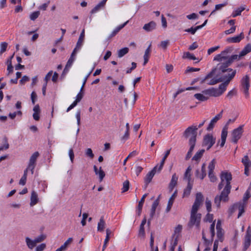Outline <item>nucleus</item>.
I'll return each mask as SVG.
<instances>
[{"mask_svg":"<svg viewBox=\"0 0 251 251\" xmlns=\"http://www.w3.org/2000/svg\"><path fill=\"white\" fill-rule=\"evenodd\" d=\"M215 72H217L218 76H221L220 79L222 80L221 82L224 81L219 85V88H217L222 95L226 91V88L230 81L235 76L236 70L228 67L221 62H219L216 67L201 81V83L202 84L208 79L211 78Z\"/></svg>","mask_w":251,"mask_h":251,"instance_id":"f257e3e1","label":"nucleus"},{"mask_svg":"<svg viewBox=\"0 0 251 251\" xmlns=\"http://www.w3.org/2000/svg\"><path fill=\"white\" fill-rule=\"evenodd\" d=\"M233 50V47H228L222 51L221 53L217 54L214 57L213 60L221 62L229 67L235 60L239 61L241 60L244 56L251 51V45L250 44H247L238 55H230Z\"/></svg>","mask_w":251,"mask_h":251,"instance_id":"f03ea898","label":"nucleus"},{"mask_svg":"<svg viewBox=\"0 0 251 251\" xmlns=\"http://www.w3.org/2000/svg\"><path fill=\"white\" fill-rule=\"evenodd\" d=\"M221 182L218 185V189H222L224 186L225 187L220 195L216 196L214 203L218 208L220 207L221 201L226 202L228 201V195L230 192L231 186L230 182L232 180V175L230 173L223 172L221 173Z\"/></svg>","mask_w":251,"mask_h":251,"instance_id":"7ed1b4c3","label":"nucleus"},{"mask_svg":"<svg viewBox=\"0 0 251 251\" xmlns=\"http://www.w3.org/2000/svg\"><path fill=\"white\" fill-rule=\"evenodd\" d=\"M198 211L193 209H191L190 218L188 224L190 227L195 225L198 229L200 228L201 215L200 213H198Z\"/></svg>","mask_w":251,"mask_h":251,"instance_id":"20e7f679","label":"nucleus"},{"mask_svg":"<svg viewBox=\"0 0 251 251\" xmlns=\"http://www.w3.org/2000/svg\"><path fill=\"white\" fill-rule=\"evenodd\" d=\"M198 128L196 126H192L187 127L183 132V136L186 138L190 136L189 143L193 141L194 143H196V137L197 135V130Z\"/></svg>","mask_w":251,"mask_h":251,"instance_id":"39448f33","label":"nucleus"},{"mask_svg":"<svg viewBox=\"0 0 251 251\" xmlns=\"http://www.w3.org/2000/svg\"><path fill=\"white\" fill-rule=\"evenodd\" d=\"M243 125L240 126L238 128L234 129L232 132V142L236 143L241 137L243 132Z\"/></svg>","mask_w":251,"mask_h":251,"instance_id":"423d86ee","label":"nucleus"},{"mask_svg":"<svg viewBox=\"0 0 251 251\" xmlns=\"http://www.w3.org/2000/svg\"><path fill=\"white\" fill-rule=\"evenodd\" d=\"M215 143V138H214L210 134L206 135L203 138V146H207V150L210 149Z\"/></svg>","mask_w":251,"mask_h":251,"instance_id":"0eeeda50","label":"nucleus"},{"mask_svg":"<svg viewBox=\"0 0 251 251\" xmlns=\"http://www.w3.org/2000/svg\"><path fill=\"white\" fill-rule=\"evenodd\" d=\"M242 86L243 89V92L246 97L249 96V89L250 87V78L248 75H245L241 80Z\"/></svg>","mask_w":251,"mask_h":251,"instance_id":"6e6552de","label":"nucleus"},{"mask_svg":"<svg viewBox=\"0 0 251 251\" xmlns=\"http://www.w3.org/2000/svg\"><path fill=\"white\" fill-rule=\"evenodd\" d=\"M158 166H155L152 170L149 172L144 178L145 182V188L146 189L148 186V184L151 182L153 177L155 174Z\"/></svg>","mask_w":251,"mask_h":251,"instance_id":"1a4fd4ad","label":"nucleus"},{"mask_svg":"<svg viewBox=\"0 0 251 251\" xmlns=\"http://www.w3.org/2000/svg\"><path fill=\"white\" fill-rule=\"evenodd\" d=\"M204 200L203 196L201 192L197 193L196 195V199L192 206V209L198 210L200 206L202 204Z\"/></svg>","mask_w":251,"mask_h":251,"instance_id":"9d476101","label":"nucleus"},{"mask_svg":"<svg viewBox=\"0 0 251 251\" xmlns=\"http://www.w3.org/2000/svg\"><path fill=\"white\" fill-rule=\"evenodd\" d=\"M39 155V154L38 152H35L30 158L28 164V168L30 169V171L32 174H33L34 169L35 166V162Z\"/></svg>","mask_w":251,"mask_h":251,"instance_id":"9b49d317","label":"nucleus"},{"mask_svg":"<svg viewBox=\"0 0 251 251\" xmlns=\"http://www.w3.org/2000/svg\"><path fill=\"white\" fill-rule=\"evenodd\" d=\"M251 243V230L249 227L247 229L244 243V251H246L250 247Z\"/></svg>","mask_w":251,"mask_h":251,"instance_id":"f8f14e48","label":"nucleus"},{"mask_svg":"<svg viewBox=\"0 0 251 251\" xmlns=\"http://www.w3.org/2000/svg\"><path fill=\"white\" fill-rule=\"evenodd\" d=\"M204 93L208 95V98L210 97H219L221 95V93L219 92L217 88H211L204 90Z\"/></svg>","mask_w":251,"mask_h":251,"instance_id":"ddd939ff","label":"nucleus"},{"mask_svg":"<svg viewBox=\"0 0 251 251\" xmlns=\"http://www.w3.org/2000/svg\"><path fill=\"white\" fill-rule=\"evenodd\" d=\"M223 112V111L222 110L220 113L215 116V117L211 120L210 123L206 128L207 130L210 131L213 129L215 124L222 118Z\"/></svg>","mask_w":251,"mask_h":251,"instance_id":"4468645a","label":"nucleus"},{"mask_svg":"<svg viewBox=\"0 0 251 251\" xmlns=\"http://www.w3.org/2000/svg\"><path fill=\"white\" fill-rule=\"evenodd\" d=\"M244 38V35L241 32L239 35L227 38L226 41L228 43H239Z\"/></svg>","mask_w":251,"mask_h":251,"instance_id":"2eb2a0df","label":"nucleus"},{"mask_svg":"<svg viewBox=\"0 0 251 251\" xmlns=\"http://www.w3.org/2000/svg\"><path fill=\"white\" fill-rule=\"evenodd\" d=\"M39 201L37 193L35 191H32L30 197V206H33L36 204Z\"/></svg>","mask_w":251,"mask_h":251,"instance_id":"dca6fc26","label":"nucleus"},{"mask_svg":"<svg viewBox=\"0 0 251 251\" xmlns=\"http://www.w3.org/2000/svg\"><path fill=\"white\" fill-rule=\"evenodd\" d=\"M156 24L154 21H151L148 24H145L143 28L147 32H150L155 29Z\"/></svg>","mask_w":251,"mask_h":251,"instance_id":"f3484780","label":"nucleus"},{"mask_svg":"<svg viewBox=\"0 0 251 251\" xmlns=\"http://www.w3.org/2000/svg\"><path fill=\"white\" fill-rule=\"evenodd\" d=\"M176 195L177 192L176 191L169 199L168 202V205L166 209V212H169L170 211L171 207L173 205V204L174 203V200L176 197Z\"/></svg>","mask_w":251,"mask_h":251,"instance_id":"a211bd4d","label":"nucleus"},{"mask_svg":"<svg viewBox=\"0 0 251 251\" xmlns=\"http://www.w3.org/2000/svg\"><path fill=\"white\" fill-rule=\"evenodd\" d=\"M233 209L234 210L238 209L239 213L238 215V218H239L242 214L244 212V205L242 203H238L236 204H234L233 205Z\"/></svg>","mask_w":251,"mask_h":251,"instance_id":"6ab92c4d","label":"nucleus"},{"mask_svg":"<svg viewBox=\"0 0 251 251\" xmlns=\"http://www.w3.org/2000/svg\"><path fill=\"white\" fill-rule=\"evenodd\" d=\"M194 96L197 100L201 101H204L209 99L208 95L204 93V90L202 91L201 93L195 94Z\"/></svg>","mask_w":251,"mask_h":251,"instance_id":"aec40b11","label":"nucleus"},{"mask_svg":"<svg viewBox=\"0 0 251 251\" xmlns=\"http://www.w3.org/2000/svg\"><path fill=\"white\" fill-rule=\"evenodd\" d=\"M214 75H215V77L210 80L208 81V79L205 81H207V84L210 85H215L219 82H221V79H220V76L217 75V72H215L214 73Z\"/></svg>","mask_w":251,"mask_h":251,"instance_id":"412c9836","label":"nucleus"},{"mask_svg":"<svg viewBox=\"0 0 251 251\" xmlns=\"http://www.w3.org/2000/svg\"><path fill=\"white\" fill-rule=\"evenodd\" d=\"M25 240L27 247L30 250H32L37 245L34 239L32 240L28 237H25Z\"/></svg>","mask_w":251,"mask_h":251,"instance_id":"4be33fe9","label":"nucleus"},{"mask_svg":"<svg viewBox=\"0 0 251 251\" xmlns=\"http://www.w3.org/2000/svg\"><path fill=\"white\" fill-rule=\"evenodd\" d=\"M106 226L105 222L103 216L101 217L98 224L97 230L100 232H103Z\"/></svg>","mask_w":251,"mask_h":251,"instance_id":"5701e85b","label":"nucleus"},{"mask_svg":"<svg viewBox=\"0 0 251 251\" xmlns=\"http://www.w3.org/2000/svg\"><path fill=\"white\" fill-rule=\"evenodd\" d=\"M177 180L178 177L176 176V174H174L172 176L171 180L169 184V189L171 191H172L176 185Z\"/></svg>","mask_w":251,"mask_h":251,"instance_id":"b1692460","label":"nucleus"},{"mask_svg":"<svg viewBox=\"0 0 251 251\" xmlns=\"http://www.w3.org/2000/svg\"><path fill=\"white\" fill-rule=\"evenodd\" d=\"M227 135V128L225 126L223 129L221 134V143L220 146L223 147L225 144L226 138Z\"/></svg>","mask_w":251,"mask_h":251,"instance_id":"393cba45","label":"nucleus"},{"mask_svg":"<svg viewBox=\"0 0 251 251\" xmlns=\"http://www.w3.org/2000/svg\"><path fill=\"white\" fill-rule=\"evenodd\" d=\"M151 45L150 44V45L149 46L148 48L146 50L145 54L144 55V63L143 65L145 66L148 62L150 55V52H151Z\"/></svg>","mask_w":251,"mask_h":251,"instance_id":"a878e982","label":"nucleus"},{"mask_svg":"<svg viewBox=\"0 0 251 251\" xmlns=\"http://www.w3.org/2000/svg\"><path fill=\"white\" fill-rule=\"evenodd\" d=\"M193 187V183L191 182H188L187 186L184 189L183 194V197H188L190 195L191 190Z\"/></svg>","mask_w":251,"mask_h":251,"instance_id":"bb28decb","label":"nucleus"},{"mask_svg":"<svg viewBox=\"0 0 251 251\" xmlns=\"http://www.w3.org/2000/svg\"><path fill=\"white\" fill-rule=\"evenodd\" d=\"M84 29H83L79 37L76 46L77 48H81L84 39Z\"/></svg>","mask_w":251,"mask_h":251,"instance_id":"cd10ccee","label":"nucleus"},{"mask_svg":"<svg viewBox=\"0 0 251 251\" xmlns=\"http://www.w3.org/2000/svg\"><path fill=\"white\" fill-rule=\"evenodd\" d=\"M128 21H127L126 22L124 23L123 24L117 26L113 31L112 33L110 34V37H112L115 36L120 30H121L123 28H124L126 25V24L128 23Z\"/></svg>","mask_w":251,"mask_h":251,"instance_id":"c85d7f7f","label":"nucleus"},{"mask_svg":"<svg viewBox=\"0 0 251 251\" xmlns=\"http://www.w3.org/2000/svg\"><path fill=\"white\" fill-rule=\"evenodd\" d=\"M159 204V200L158 199H156L155 201H154L153 202L152 205H151V210L150 213V217H151V218H152L153 216L154 215L156 208L158 205Z\"/></svg>","mask_w":251,"mask_h":251,"instance_id":"c756f323","label":"nucleus"},{"mask_svg":"<svg viewBox=\"0 0 251 251\" xmlns=\"http://www.w3.org/2000/svg\"><path fill=\"white\" fill-rule=\"evenodd\" d=\"M189 144L190 147L185 157V159L186 160H188L191 157L192 154V153L194 149L196 143H194V142L192 141L191 142V143H189Z\"/></svg>","mask_w":251,"mask_h":251,"instance_id":"7c9ffc66","label":"nucleus"},{"mask_svg":"<svg viewBox=\"0 0 251 251\" xmlns=\"http://www.w3.org/2000/svg\"><path fill=\"white\" fill-rule=\"evenodd\" d=\"M178 243V235H177L175 238H172L170 251H175V249Z\"/></svg>","mask_w":251,"mask_h":251,"instance_id":"2f4dec72","label":"nucleus"},{"mask_svg":"<svg viewBox=\"0 0 251 251\" xmlns=\"http://www.w3.org/2000/svg\"><path fill=\"white\" fill-rule=\"evenodd\" d=\"M205 151L204 150L202 149L200 150L199 151H198L195 155L193 157L192 160L195 161H199L200 159L202 157L204 152Z\"/></svg>","mask_w":251,"mask_h":251,"instance_id":"473e14b6","label":"nucleus"},{"mask_svg":"<svg viewBox=\"0 0 251 251\" xmlns=\"http://www.w3.org/2000/svg\"><path fill=\"white\" fill-rule=\"evenodd\" d=\"M105 3L102 1L98 3L91 11V14H94L100 10L102 7L105 5Z\"/></svg>","mask_w":251,"mask_h":251,"instance_id":"72a5a7b5","label":"nucleus"},{"mask_svg":"<svg viewBox=\"0 0 251 251\" xmlns=\"http://www.w3.org/2000/svg\"><path fill=\"white\" fill-rule=\"evenodd\" d=\"M129 49L128 48H124L118 51V56L121 58L128 53Z\"/></svg>","mask_w":251,"mask_h":251,"instance_id":"f704fd0d","label":"nucleus"},{"mask_svg":"<svg viewBox=\"0 0 251 251\" xmlns=\"http://www.w3.org/2000/svg\"><path fill=\"white\" fill-rule=\"evenodd\" d=\"M75 59V58L70 57L67 62L65 68L64 70V72H67L68 71L69 68L72 66Z\"/></svg>","mask_w":251,"mask_h":251,"instance_id":"c9c22d12","label":"nucleus"},{"mask_svg":"<svg viewBox=\"0 0 251 251\" xmlns=\"http://www.w3.org/2000/svg\"><path fill=\"white\" fill-rule=\"evenodd\" d=\"M192 170V168L191 166H189L184 176V178L188 180V182H191V171Z\"/></svg>","mask_w":251,"mask_h":251,"instance_id":"e433bc0d","label":"nucleus"},{"mask_svg":"<svg viewBox=\"0 0 251 251\" xmlns=\"http://www.w3.org/2000/svg\"><path fill=\"white\" fill-rule=\"evenodd\" d=\"M2 142L3 143V146L0 147V151L2 150H6L9 147V145L8 142V139L6 137L3 138L2 140Z\"/></svg>","mask_w":251,"mask_h":251,"instance_id":"4c0bfd02","label":"nucleus"},{"mask_svg":"<svg viewBox=\"0 0 251 251\" xmlns=\"http://www.w3.org/2000/svg\"><path fill=\"white\" fill-rule=\"evenodd\" d=\"M183 58H188L190 60H197V58L192 53L189 52H185L183 53V55L182 56Z\"/></svg>","mask_w":251,"mask_h":251,"instance_id":"58836bf2","label":"nucleus"},{"mask_svg":"<svg viewBox=\"0 0 251 251\" xmlns=\"http://www.w3.org/2000/svg\"><path fill=\"white\" fill-rule=\"evenodd\" d=\"M182 229V226L180 225H178L176 227L172 238H175L177 235L178 236L179 234L181 232Z\"/></svg>","mask_w":251,"mask_h":251,"instance_id":"ea45409f","label":"nucleus"},{"mask_svg":"<svg viewBox=\"0 0 251 251\" xmlns=\"http://www.w3.org/2000/svg\"><path fill=\"white\" fill-rule=\"evenodd\" d=\"M216 164V160L215 159H213L209 164L208 166V173L214 172V170L215 169Z\"/></svg>","mask_w":251,"mask_h":251,"instance_id":"a19ab883","label":"nucleus"},{"mask_svg":"<svg viewBox=\"0 0 251 251\" xmlns=\"http://www.w3.org/2000/svg\"><path fill=\"white\" fill-rule=\"evenodd\" d=\"M245 7L244 6L240 7L236 9L233 13L232 16L233 17H235L237 16L240 15L241 12L245 9Z\"/></svg>","mask_w":251,"mask_h":251,"instance_id":"79ce46f5","label":"nucleus"},{"mask_svg":"<svg viewBox=\"0 0 251 251\" xmlns=\"http://www.w3.org/2000/svg\"><path fill=\"white\" fill-rule=\"evenodd\" d=\"M129 181L127 180L125 181L123 184L122 193H125V192H126L129 189Z\"/></svg>","mask_w":251,"mask_h":251,"instance_id":"37998d69","label":"nucleus"},{"mask_svg":"<svg viewBox=\"0 0 251 251\" xmlns=\"http://www.w3.org/2000/svg\"><path fill=\"white\" fill-rule=\"evenodd\" d=\"M7 43L6 42H2L1 44H0V54H2L4 52H5L6 50V48L7 47Z\"/></svg>","mask_w":251,"mask_h":251,"instance_id":"c03bdc74","label":"nucleus"},{"mask_svg":"<svg viewBox=\"0 0 251 251\" xmlns=\"http://www.w3.org/2000/svg\"><path fill=\"white\" fill-rule=\"evenodd\" d=\"M217 236L219 241L222 242L224 240V232L223 229L217 230Z\"/></svg>","mask_w":251,"mask_h":251,"instance_id":"a18cd8bd","label":"nucleus"},{"mask_svg":"<svg viewBox=\"0 0 251 251\" xmlns=\"http://www.w3.org/2000/svg\"><path fill=\"white\" fill-rule=\"evenodd\" d=\"M46 238V236L44 234H41L39 236L36 237L34 240L37 244L43 242Z\"/></svg>","mask_w":251,"mask_h":251,"instance_id":"49530a36","label":"nucleus"},{"mask_svg":"<svg viewBox=\"0 0 251 251\" xmlns=\"http://www.w3.org/2000/svg\"><path fill=\"white\" fill-rule=\"evenodd\" d=\"M206 176V173L205 171V164H203L201 167V174L200 176V178L203 179Z\"/></svg>","mask_w":251,"mask_h":251,"instance_id":"de8ad7c7","label":"nucleus"},{"mask_svg":"<svg viewBox=\"0 0 251 251\" xmlns=\"http://www.w3.org/2000/svg\"><path fill=\"white\" fill-rule=\"evenodd\" d=\"M215 221H214L210 226V232L211 233V237L212 238V240H213V238L215 236Z\"/></svg>","mask_w":251,"mask_h":251,"instance_id":"09e8293b","label":"nucleus"},{"mask_svg":"<svg viewBox=\"0 0 251 251\" xmlns=\"http://www.w3.org/2000/svg\"><path fill=\"white\" fill-rule=\"evenodd\" d=\"M40 15V12L39 11H35L33 13H32L30 15V19L31 20L34 21L35 19H36Z\"/></svg>","mask_w":251,"mask_h":251,"instance_id":"8fccbe9b","label":"nucleus"},{"mask_svg":"<svg viewBox=\"0 0 251 251\" xmlns=\"http://www.w3.org/2000/svg\"><path fill=\"white\" fill-rule=\"evenodd\" d=\"M145 235V231L144 226H140V228L139 230L138 236L139 237H144Z\"/></svg>","mask_w":251,"mask_h":251,"instance_id":"3c124183","label":"nucleus"},{"mask_svg":"<svg viewBox=\"0 0 251 251\" xmlns=\"http://www.w3.org/2000/svg\"><path fill=\"white\" fill-rule=\"evenodd\" d=\"M85 154L91 159L93 158L94 157V154L93 153L92 150L90 148H88L86 149Z\"/></svg>","mask_w":251,"mask_h":251,"instance_id":"603ef678","label":"nucleus"},{"mask_svg":"<svg viewBox=\"0 0 251 251\" xmlns=\"http://www.w3.org/2000/svg\"><path fill=\"white\" fill-rule=\"evenodd\" d=\"M226 3H222V4H219L216 5L215 9L212 11V12L210 14V15L214 14L216 11L221 9L222 7L226 6Z\"/></svg>","mask_w":251,"mask_h":251,"instance_id":"864d4df0","label":"nucleus"},{"mask_svg":"<svg viewBox=\"0 0 251 251\" xmlns=\"http://www.w3.org/2000/svg\"><path fill=\"white\" fill-rule=\"evenodd\" d=\"M98 175L99 176V178H100V181H101L102 180L103 178H104V177L105 176V173L103 171V170L101 169V167L100 168Z\"/></svg>","mask_w":251,"mask_h":251,"instance_id":"5fc2aeb1","label":"nucleus"},{"mask_svg":"<svg viewBox=\"0 0 251 251\" xmlns=\"http://www.w3.org/2000/svg\"><path fill=\"white\" fill-rule=\"evenodd\" d=\"M242 162L245 166H250L249 160L248 155H245L242 159Z\"/></svg>","mask_w":251,"mask_h":251,"instance_id":"6e6d98bb","label":"nucleus"},{"mask_svg":"<svg viewBox=\"0 0 251 251\" xmlns=\"http://www.w3.org/2000/svg\"><path fill=\"white\" fill-rule=\"evenodd\" d=\"M213 219V214L207 213L204 219L205 222H211Z\"/></svg>","mask_w":251,"mask_h":251,"instance_id":"4d7b16f0","label":"nucleus"},{"mask_svg":"<svg viewBox=\"0 0 251 251\" xmlns=\"http://www.w3.org/2000/svg\"><path fill=\"white\" fill-rule=\"evenodd\" d=\"M205 205L206 207V209L208 211V212H210L211 211V201L207 198L206 199Z\"/></svg>","mask_w":251,"mask_h":251,"instance_id":"13d9d810","label":"nucleus"},{"mask_svg":"<svg viewBox=\"0 0 251 251\" xmlns=\"http://www.w3.org/2000/svg\"><path fill=\"white\" fill-rule=\"evenodd\" d=\"M200 70V68H193V67H188L185 71V73L199 71Z\"/></svg>","mask_w":251,"mask_h":251,"instance_id":"bf43d9fd","label":"nucleus"},{"mask_svg":"<svg viewBox=\"0 0 251 251\" xmlns=\"http://www.w3.org/2000/svg\"><path fill=\"white\" fill-rule=\"evenodd\" d=\"M186 17L189 20H194V19H198L199 17V16L196 13H193L190 15H187Z\"/></svg>","mask_w":251,"mask_h":251,"instance_id":"052dcab7","label":"nucleus"},{"mask_svg":"<svg viewBox=\"0 0 251 251\" xmlns=\"http://www.w3.org/2000/svg\"><path fill=\"white\" fill-rule=\"evenodd\" d=\"M88 214L86 213H84L82 214V219L81 221V223L83 226H84L86 224V219L88 218Z\"/></svg>","mask_w":251,"mask_h":251,"instance_id":"680f3d73","label":"nucleus"},{"mask_svg":"<svg viewBox=\"0 0 251 251\" xmlns=\"http://www.w3.org/2000/svg\"><path fill=\"white\" fill-rule=\"evenodd\" d=\"M208 176L210 178V180L211 182H215L217 180L216 176L214 175V172L208 173Z\"/></svg>","mask_w":251,"mask_h":251,"instance_id":"e2e57ef3","label":"nucleus"},{"mask_svg":"<svg viewBox=\"0 0 251 251\" xmlns=\"http://www.w3.org/2000/svg\"><path fill=\"white\" fill-rule=\"evenodd\" d=\"M147 195H148L147 194H144L142 196V197L141 200L139 202L138 206L140 207H140H143V205L144 202L145 201V199L146 197L147 196Z\"/></svg>","mask_w":251,"mask_h":251,"instance_id":"0e129e2a","label":"nucleus"},{"mask_svg":"<svg viewBox=\"0 0 251 251\" xmlns=\"http://www.w3.org/2000/svg\"><path fill=\"white\" fill-rule=\"evenodd\" d=\"M73 238L70 237L68 239V240L65 242V243L62 245L63 248H64L66 250L67 249L68 246L72 242Z\"/></svg>","mask_w":251,"mask_h":251,"instance_id":"69168bd1","label":"nucleus"},{"mask_svg":"<svg viewBox=\"0 0 251 251\" xmlns=\"http://www.w3.org/2000/svg\"><path fill=\"white\" fill-rule=\"evenodd\" d=\"M46 244L45 243H42L36 247L35 251H43L46 248Z\"/></svg>","mask_w":251,"mask_h":251,"instance_id":"338daca9","label":"nucleus"},{"mask_svg":"<svg viewBox=\"0 0 251 251\" xmlns=\"http://www.w3.org/2000/svg\"><path fill=\"white\" fill-rule=\"evenodd\" d=\"M168 45H169L168 41H163L161 42L160 46L164 50H166L167 49Z\"/></svg>","mask_w":251,"mask_h":251,"instance_id":"774afa93","label":"nucleus"}]
</instances>
